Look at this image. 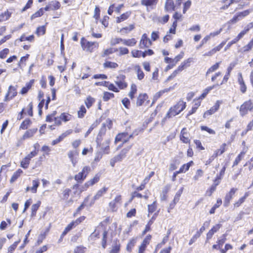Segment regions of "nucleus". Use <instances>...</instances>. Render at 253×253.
Wrapping results in <instances>:
<instances>
[{"label":"nucleus","instance_id":"bb28decb","mask_svg":"<svg viewBox=\"0 0 253 253\" xmlns=\"http://www.w3.org/2000/svg\"><path fill=\"white\" fill-rule=\"evenodd\" d=\"M103 67L105 68L116 69L118 67V64L117 63L108 61L103 63Z\"/></svg>","mask_w":253,"mask_h":253},{"label":"nucleus","instance_id":"e433bc0d","mask_svg":"<svg viewBox=\"0 0 253 253\" xmlns=\"http://www.w3.org/2000/svg\"><path fill=\"white\" fill-rule=\"evenodd\" d=\"M135 69L137 71L138 79L141 80L143 79L144 77V74L141 70L140 67L139 65H136L135 67Z\"/></svg>","mask_w":253,"mask_h":253},{"label":"nucleus","instance_id":"bf43d9fd","mask_svg":"<svg viewBox=\"0 0 253 253\" xmlns=\"http://www.w3.org/2000/svg\"><path fill=\"white\" fill-rule=\"evenodd\" d=\"M191 3L192 2L190 0H188L184 3L183 8V13L184 14L185 13L187 10L189 9V8L190 7L191 5Z\"/></svg>","mask_w":253,"mask_h":253},{"label":"nucleus","instance_id":"79ce46f5","mask_svg":"<svg viewBox=\"0 0 253 253\" xmlns=\"http://www.w3.org/2000/svg\"><path fill=\"white\" fill-rule=\"evenodd\" d=\"M220 63V62H217L211 66L207 71L206 76H208V74L216 71L219 68Z\"/></svg>","mask_w":253,"mask_h":253},{"label":"nucleus","instance_id":"680f3d73","mask_svg":"<svg viewBox=\"0 0 253 253\" xmlns=\"http://www.w3.org/2000/svg\"><path fill=\"white\" fill-rule=\"evenodd\" d=\"M45 28L44 26L39 27L36 30V34L38 35H44L45 34Z\"/></svg>","mask_w":253,"mask_h":253},{"label":"nucleus","instance_id":"7c9ffc66","mask_svg":"<svg viewBox=\"0 0 253 253\" xmlns=\"http://www.w3.org/2000/svg\"><path fill=\"white\" fill-rule=\"evenodd\" d=\"M253 47V39L249 42V43L245 45L241 49L242 52H246L251 50Z\"/></svg>","mask_w":253,"mask_h":253},{"label":"nucleus","instance_id":"dca6fc26","mask_svg":"<svg viewBox=\"0 0 253 253\" xmlns=\"http://www.w3.org/2000/svg\"><path fill=\"white\" fill-rule=\"evenodd\" d=\"M165 9L167 12L175 10V5L172 0H166Z\"/></svg>","mask_w":253,"mask_h":253},{"label":"nucleus","instance_id":"2f4dec72","mask_svg":"<svg viewBox=\"0 0 253 253\" xmlns=\"http://www.w3.org/2000/svg\"><path fill=\"white\" fill-rule=\"evenodd\" d=\"M95 102V99L90 96L86 97L84 100V103L87 108H89Z\"/></svg>","mask_w":253,"mask_h":253},{"label":"nucleus","instance_id":"49530a36","mask_svg":"<svg viewBox=\"0 0 253 253\" xmlns=\"http://www.w3.org/2000/svg\"><path fill=\"white\" fill-rule=\"evenodd\" d=\"M34 35H31L28 37H26L25 34L22 35L20 38V41L21 42H24L25 41H29L30 42H33L34 40Z\"/></svg>","mask_w":253,"mask_h":253},{"label":"nucleus","instance_id":"b1692460","mask_svg":"<svg viewBox=\"0 0 253 253\" xmlns=\"http://www.w3.org/2000/svg\"><path fill=\"white\" fill-rule=\"evenodd\" d=\"M247 148L244 149L239 154L237 157L236 158L234 162L233 167L237 166L238 165L239 162L241 161V160L243 158L244 155H245Z\"/></svg>","mask_w":253,"mask_h":253},{"label":"nucleus","instance_id":"a19ab883","mask_svg":"<svg viewBox=\"0 0 253 253\" xmlns=\"http://www.w3.org/2000/svg\"><path fill=\"white\" fill-rule=\"evenodd\" d=\"M215 85H213L212 86H209L207 88H206L203 91V93L201 94V95L200 97V99H203L208 94V93L212 89L214 88Z\"/></svg>","mask_w":253,"mask_h":253},{"label":"nucleus","instance_id":"c9c22d12","mask_svg":"<svg viewBox=\"0 0 253 253\" xmlns=\"http://www.w3.org/2000/svg\"><path fill=\"white\" fill-rule=\"evenodd\" d=\"M31 121L30 119H26L21 124L20 129H26L30 126L31 124Z\"/></svg>","mask_w":253,"mask_h":253},{"label":"nucleus","instance_id":"c85d7f7f","mask_svg":"<svg viewBox=\"0 0 253 253\" xmlns=\"http://www.w3.org/2000/svg\"><path fill=\"white\" fill-rule=\"evenodd\" d=\"M193 162L190 161V162L183 165L180 168L179 171L181 172H185L187 171L190 167L193 165Z\"/></svg>","mask_w":253,"mask_h":253},{"label":"nucleus","instance_id":"393cba45","mask_svg":"<svg viewBox=\"0 0 253 253\" xmlns=\"http://www.w3.org/2000/svg\"><path fill=\"white\" fill-rule=\"evenodd\" d=\"M130 14L131 12L130 11H127L126 13L122 14L120 16L117 17L116 20L117 23H121L126 20L129 17Z\"/></svg>","mask_w":253,"mask_h":253},{"label":"nucleus","instance_id":"c03bdc74","mask_svg":"<svg viewBox=\"0 0 253 253\" xmlns=\"http://www.w3.org/2000/svg\"><path fill=\"white\" fill-rule=\"evenodd\" d=\"M86 112V110L84 106L82 105L80 107L79 110L78 111V116L79 118H82L84 117Z\"/></svg>","mask_w":253,"mask_h":253},{"label":"nucleus","instance_id":"f8f14e48","mask_svg":"<svg viewBox=\"0 0 253 253\" xmlns=\"http://www.w3.org/2000/svg\"><path fill=\"white\" fill-rule=\"evenodd\" d=\"M221 101L217 100L215 104L209 110L205 112L204 114V118H206L207 116L211 115L216 112L219 108L220 105L221 104Z\"/></svg>","mask_w":253,"mask_h":253},{"label":"nucleus","instance_id":"1a4fd4ad","mask_svg":"<svg viewBox=\"0 0 253 253\" xmlns=\"http://www.w3.org/2000/svg\"><path fill=\"white\" fill-rule=\"evenodd\" d=\"M237 190V188H232L230 191L226 194L224 201V206L227 207L229 206L230 201Z\"/></svg>","mask_w":253,"mask_h":253},{"label":"nucleus","instance_id":"5701e85b","mask_svg":"<svg viewBox=\"0 0 253 253\" xmlns=\"http://www.w3.org/2000/svg\"><path fill=\"white\" fill-rule=\"evenodd\" d=\"M102 229H103L102 227H98L96 228L94 231L89 236L88 238L89 240L94 241L96 239V238H98L99 235Z\"/></svg>","mask_w":253,"mask_h":253},{"label":"nucleus","instance_id":"6ab92c4d","mask_svg":"<svg viewBox=\"0 0 253 253\" xmlns=\"http://www.w3.org/2000/svg\"><path fill=\"white\" fill-rule=\"evenodd\" d=\"M148 99V96L146 93L140 94L137 98L136 105L137 106H141L143 104L145 101Z\"/></svg>","mask_w":253,"mask_h":253},{"label":"nucleus","instance_id":"052dcab7","mask_svg":"<svg viewBox=\"0 0 253 253\" xmlns=\"http://www.w3.org/2000/svg\"><path fill=\"white\" fill-rule=\"evenodd\" d=\"M240 0H230L228 4H226L222 6L220 9L224 10L227 9L232 4L234 3H238Z\"/></svg>","mask_w":253,"mask_h":253},{"label":"nucleus","instance_id":"774afa93","mask_svg":"<svg viewBox=\"0 0 253 253\" xmlns=\"http://www.w3.org/2000/svg\"><path fill=\"white\" fill-rule=\"evenodd\" d=\"M113 53V50L112 48L106 49L104 50L102 56L105 57Z\"/></svg>","mask_w":253,"mask_h":253},{"label":"nucleus","instance_id":"4c0bfd02","mask_svg":"<svg viewBox=\"0 0 253 253\" xmlns=\"http://www.w3.org/2000/svg\"><path fill=\"white\" fill-rule=\"evenodd\" d=\"M23 171L21 169H18L16 171H15L13 175L12 176L10 182H13L15 181L19 176L22 173Z\"/></svg>","mask_w":253,"mask_h":253},{"label":"nucleus","instance_id":"39448f33","mask_svg":"<svg viewBox=\"0 0 253 253\" xmlns=\"http://www.w3.org/2000/svg\"><path fill=\"white\" fill-rule=\"evenodd\" d=\"M122 204V196L118 195L115 199L111 201L109 204V209L112 211H116L119 207Z\"/></svg>","mask_w":253,"mask_h":253},{"label":"nucleus","instance_id":"4be33fe9","mask_svg":"<svg viewBox=\"0 0 253 253\" xmlns=\"http://www.w3.org/2000/svg\"><path fill=\"white\" fill-rule=\"evenodd\" d=\"M107 190L108 188L105 187H104L100 190H98L96 195L93 198V202L101 197L104 194L106 193Z\"/></svg>","mask_w":253,"mask_h":253},{"label":"nucleus","instance_id":"603ef678","mask_svg":"<svg viewBox=\"0 0 253 253\" xmlns=\"http://www.w3.org/2000/svg\"><path fill=\"white\" fill-rule=\"evenodd\" d=\"M114 97V95L113 93L105 92L103 94V99L104 101H107Z\"/></svg>","mask_w":253,"mask_h":253},{"label":"nucleus","instance_id":"412c9836","mask_svg":"<svg viewBox=\"0 0 253 253\" xmlns=\"http://www.w3.org/2000/svg\"><path fill=\"white\" fill-rule=\"evenodd\" d=\"M37 131V128H32L27 130L22 136L23 139L32 137Z\"/></svg>","mask_w":253,"mask_h":253},{"label":"nucleus","instance_id":"de8ad7c7","mask_svg":"<svg viewBox=\"0 0 253 253\" xmlns=\"http://www.w3.org/2000/svg\"><path fill=\"white\" fill-rule=\"evenodd\" d=\"M136 240L134 239H131L127 245L126 250L129 252H131L132 249L134 246Z\"/></svg>","mask_w":253,"mask_h":253},{"label":"nucleus","instance_id":"aec40b11","mask_svg":"<svg viewBox=\"0 0 253 253\" xmlns=\"http://www.w3.org/2000/svg\"><path fill=\"white\" fill-rule=\"evenodd\" d=\"M226 143L222 144L219 149L216 150L213 155L211 156L212 160H213L218 155L222 154L225 151Z\"/></svg>","mask_w":253,"mask_h":253},{"label":"nucleus","instance_id":"338daca9","mask_svg":"<svg viewBox=\"0 0 253 253\" xmlns=\"http://www.w3.org/2000/svg\"><path fill=\"white\" fill-rule=\"evenodd\" d=\"M119 55H123L128 53V49L126 47H121L119 48Z\"/></svg>","mask_w":253,"mask_h":253},{"label":"nucleus","instance_id":"a211bd4d","mask_svg":"<svg viewBox=\"0 0 253 253\" xmlns=\"http://www.w3.org/2000/svg\"><path fill=\"white\" fill-rule=\"evenodd\" d=\"M128 135L127 133L123 132L118 134L115 138V142L122 141L123 143H126L128 141V138H126Z\"/></svg>","mask_w":253,"mask_h":253},{"label":"nucleus","instance_id":"ddd939ff","mask_svg":"<svg viewBox=\"0 0 253 253\" xmlns=\"http://www.w3.org/2000/svg\"><path fill=\"white\" fill-rule=\"evenodd\" d=\"M189 137L190 134L187 132V129L186 128H183L180 133V140L183 143H188L190 141Z\"/></svg>","mask_w":253,"mask_h":253},{"label":"nucleus","instance_id":"58836bf2","mask_svg":"<svg viewBox=\"0 0 253 253\" xmlns=\"http://www.w3.org/2000/svg\"><path fill=\"white\" fill-rule=\"evenodd\" d=\"M73 132V130L72 129H69L62 133L58 138L57 139L60 142L64 138L71 134Z\"/></svg>","mask_w":253,"mask_h":253},{"label":"nucleus","instance_id":"09e8293b","mask_svg":"<svg viewBox=\"0 0 253 253\" xmlns=\"http://www.w3.org/2000/svg\"><path fill=\"white\" fill-rule=\"evenodd\" d=\"M30 160L26 157L21 162L20 166L24 169L28 168Z\"/></svg>","mask_w":253,"mask_h":253},{"label":"nucleus","instance_id":"72a5a7b5","mask_svg":"<svg viewBox=\"0 0 253 253\" xmlns=\"http://www.w3.org/2000/svg\"><path fill=\"white\" fill-rule=\"evenodd\" d=\"M7 93L10 95V98H13L17 94L16 87L12 85L9 86Z\"/></svg>","mask_w":253,"mask_h":253},{"label":"nucleus","instance_id":"6e6552de","mask_svg":"<svg viewBox=\"0 0 253 253\" xmlns=\"http://www.w3.org/2000/svg\"><path fill=\"white\" fill-rule=\"evenodd\" d=\"M152 44L150 40L147 37L146 34H144L141 37L139 42V47L143 49L148 47Z\"/></svg>","mask_w":253,"mask_h":253},{"label":"nucleus","instance_id":"4d7b16f0","mask_svg":"<svg viewBox=\"0 0 253 253\" xmlns=\"http://www.w3.org/2000/svg\"><path fill=\"white\" fill-rule=\"evenodd\" d=\"M106 86L108 87L109 90H112L114 92H118L119 91V89L113 84L108 82L105 83Z\"/></svg>","mask_w":253,"mask_h":253},{"label":"nucleus","instance_id":"423d86ee","mask_svg":"<svg viewBox=\"0 0 253 253\" xmlns=\"http://www.w3.org/2000/svg\"><path fill=\"white\" fill-rule=\"evenodd\" d=\"M90 171V168L89 166L84 167L81 172L75 175V180L78 182L83 181L86 178Z\"/></svg>","mask_w":253,"mask_h":253},{"label":"nucleus","instance_id":"4468645a","mask_svg":"<svg viewBox=\"0 0 253 253\" xmlns=\"http://www.w3.org/2000/svg\"><path fill=\"white\" fill-rule=\"evenodd\" d=\"M78 152L77 150L70 151L68 153V157L70 158L73 165L75 167L78 162L77 156Z\"/></svg>","mask_w":253,"mask_h":253},{"label":"nucleus","instance_id":"c756f323","mask_svg":"<svg viewBox=\"0 0 253 253\" xmlns=\"http://www.w3.org/2000/svg\"><path fill=\"white\" fill-rule=\"evenodd\" d=\"M33 83L34 80H31L29 83H28L26 84V86L22 88L21 90V93L22 94L26 93L28 92V91L31 88Z\"/></svg>","mask_w":253,"mask_h":253},{"label":"nucleus","instance_id":"13d9d810","mask_svg":"<svg viewBox=\"0 0 253 253\" xmlns=\"http://www.w3.org/2000/svg\"><path fill=\"white\" fill-rule=\"evenodd\" d=\"M86 248L83 246H77L74 250V253H84Z\"/></svg>","mask_w":253,"mask_h":253},{"label":"nucleus","instance_id":"20e7f679","mask_svg":"<svg viewBox=\"0 0 253 253\" xmlns=\"http://www.w3.org/2000/svg\"><path fill=\"white\" fill-rule=\"evenodd\" d=\"M253 110V103L251 100L244 102L240 107V113L241 116H244L247 114L249 111Z\"/></svg>","mask_w":253,"mask_h":253},{"label":"nucleus","instance_id":"a878e982","mask_svg":"<svg viewBox=\"0 0 253 253\" xmlns=\"http://www.w3.org/2000/svg\"><path fill=\"white\" fill-rule=\"evenodd\" d=\"M41 202L40 201H38L36 204H34L31 207V216L32 217H34L36 215L37 211L38 210L39 207H40Z\"/></svg>","mask_w":253,"mask_h":253},{"label":"nucleus","instance_id":"3c124183","mask_svg":"<svg viewBox=\"0 0 253 253\" xmlns=\"http://www.w3.org/2000/svg\"><path fill=\"white\" fill-rule=\"evenodd\" d=\"M60 3L58 1H52L50 4V9L51 10H57L60 7Z\"/></svg>","mask_w":253,"mask_h":253},{"label":"nucleus","instance_id":"2eb2a0df","mask_svg":"<svg viewBox=\"0 0 253 253\" xmlns=\"http://www.w3.org/2000/svg\"><path fill=\"white\" fill-rule=\"evenodd\" d=\"M193 62L192 58H189L186 60H185L183 61L181 64L178 67L177 69L178 71L181 72L185 68L189 67L190 66V63Z\"/></svg>","mask_w":253,"mask_h":253},{"label":"nucleus","instance_id":"0e129e2a","mask_svg":"<svg viewBox=\"0 0 253 253\" xmlns=\"http://www.w3.org/2000/svg\"><path fill=\"white\" fill-rule=\"evenodd\" d=\"M169 15H166L162 17L159 18L158 21L160 23H161L162 24H164L166 23L169 21Z\"/></svg>","mask_w":253,"mask_h":253},{"label":"nucleus","instance_id":"cd10ccee","mask_svg":"<svg viewBox=\"0 0 253 253\" xmlns=\"http://www.w3.org/2000/svg\"><path fill=\"white\" fill-rule=\"evenodd\" d=\"M109 143H110V140L109 139H107L105 141V142L102 144V145L101 146V149L106 154L109 153Z\"/></svg>","mask_w":253,"mask_h":253},{"label":"nucleus","instance_id":"5fc2aeb1","mask_svg":"<svg viewBox=\"0 0 253 253\" xmlns=\"http://www.w3.org/2000/svg\"><path fill=\"white\" fill-rule=\"evenodd\" d=\"M183 187H181L176 193L175 197L173 199L174 202L175 203L176 202H177L179 200V197H180L181 195L182 194L183 191Z\"/></svg>","mask_w":253,"mask_h":253},{"label":"nucleus","instance_id":"6e6d98bb","mask_svg":"<svg viewBox=\"0 0 253 253\" xmlns=\"http://www.w3.org/2000/svg\"><path fill=\"white\" fill-rule=\"evenodd\" d=\"M107 232L105 230L103 231V237L102 241V246L103 249L106 248V242H107Z\"/></svg>","mask_w":253,"mask_h":253},{"label":"nucleus","instance_id":"f3484780","mask_svg":"<svg viewBox=\"0 0 253 253\" xmlns=\"http://www.w3.org/2000/svg\"><path fill=\"white\" fill-rule=\"evenodd\" d=\"M221 226V224H219L214 225L207 233V239L209 240L211 239L213 235L220 229Z\"/></svg>","mask_w":253,"mask_h":253},{"label":"nucleus","instance_id":"f704fd0d","mask_svg":"<svg viewBox=\"0 0 253 253\" xmlns=\"http://www.w3.org/2000/svg\"><path fill=\"white\" fill-rule=\"evenodd\" d=\"M235 64L234 63H231L229 65V66L227 68V72L226 73V74L224 76V78H223V82H226L229 78V76L230 74V72L231 71H232V70L233 69V67H234Z\"/></svg>","mask_w":253,"mask_h":253},{"label":"nucleus","instance_id":"ea45409f","mask_svg":"<svg viewBox=\"0 0 253 253\" xmlns=\"http://www.w3.org/2000/svg\"><path fill=\"white\" fill-rule=\"evenodd\" d=\"M33 186L31 187V191L33 193H36L37 191V188L39 186L40 182L38 180H33L32 181Z\"/></svg>","mask_w":253,"mask_h":253},{"label":"nucleus","instance_id":"e2e57ef3","mask_svg":"<svg viewBox=\"0 0 253 253\" xmlns=\"http://www.w3.org/2000/svg\"><path fill=\"white\" fill-rule=\"evenodd\" d=\"M156 201H154L151 205H148V212L149 213H153L155 211L156 209Z\"/></svg>","mask_w":253,"mask_h":253},{"label":"nucleus","instance_id":"69168bd1","mask_svg":"<svg viewBox=\"0 0 253 253\" xmlns=\"http://www.w3.org/2000/svg\"><path fill=\"white\" fill-rule=\"evenodd\" d=\"M203 174V171L201 169H198L196 171L195 175L193 178L195 180H198L202 176Z\"/></svg>","mask_w":253,"mask_h":253},{"label":"nucleus","instance_id":"37998d69","mask_svg":"<svg viewBox=\"0 0 253 253\" xmlns=\"http://www.w3.org/2000/svg\"><path fill=\"white\" fill-rule=\"evenodd\" d=\"M157 0H141V4L146 6H151L156 3Z\"/></svg>","mask_w":253,"mask_h":253},{"label":"nucleus","instance_id":"0eeeda50","mask_svg":"<svg viewBox=\"0 0 253 253\" xmlns=\"http://www.w3.org/2000/svg\"><path fill=\"white\" fill-rule=\"evenodd\" d=\"M85 219L84 216H81L76 219L75 221H73L69 224L65 228L63 231V234H66L69 231L75 227L77 225L81 223Z\"/></svg>","mask_w":253,"mask_h":253},{"label":"nucleus","instance_id":"473e14b6","mask_svg":"<svg viewBox=\"0 0 253 253\" xmlns=\"http://www.w3.org/2000/svg\"><path fill=\"white\" fill-rule=\"evenodd\" d=\"M72 116L68 113H63L59 117V119L65 122L70 121L72 119Z\"/></svg>","mask_w":253,"mask_h":253},{"label":"nucleus","instance_id":"8fccbe9b","mask_svg":"<svg viewBox=\"0 0 253 253\" xmlns=\"http://www.w3.org/2000/svg\"><path fill=\"white\" fill-rule=\"evenodd\" d=\"M10 15L11 13L7 10L0 15V19L2 21L6 20L10 17Z\"/></svg>","mask_w":253,"mask_h":253},{"label":"nucleus","instance_id":"864d4df0","mask_svg":"<svg viewBox=\"0 0 253 253\" xmlns=\"http://www.w3.org/2000/svg\"><path fill=\"white\" fill-rule=\"evenodd\" d=\"M252 9H248L242 12H238L237 14H238V16H239L240 19H242L243 17L248 15L252 11Z\"/></svg>","mask_w":253,"mask_h":253},{"label":"nucleus","instance_id":"a18cd8bd","mask_svg":"<svg viewBox=\"0 0 253 253\" xmlns=\"http://www.w3.org/2000/svg\"><path fill=\"white\" fill-rule=\"evenodd\" d=\"M43 9L42 8H41L31 16V19L33 20L34 18L41 17L43 14Z\"/></svg>","mask_w":253,"mask_h":253},{"label":"nucleus","instance_id":"f03ea898","mask_svg":"<svg viewBox=\"0 0 253 253\" xmlns=\"http://www.w3.org/2000/svg\"><path fill=\"white\" fill-rule=\"evenodd\" d=\"M81 44L84 50L90 53L92 52L94 49H97L99 47V43L97 42H88L84 38H82Z\"/></svg>","mask_w":253,"mask_h":253},{"label":"nucleus","instance_id":"9b49d317","mask_svg":"<svg viewBox=\"0 0 253 253\" xmlns=\"http://www.w3.org/2000/svg\"><path fill=\"white\" fill-rule=\"evenodd\" d=\"M100 175L98 173L96 174L93 178L87 181L84 185L83 189L82 190H86L89 186L93 185L94 184L98 182L100 179Z\"/></svg>","mask_w":253,"mask_h":253},{"label":"nucleus","instance_id":"9d476101","mask_svg":"<svg viewBox=\"0 0 253 253\" xmlns=\"http://www.w3.org/2000/svg\"><path fill=\"white\" fill-rule=\"evenodd\" d=\"M126 77L123 75H120L117 77L115 83L117 84L120 89H124L127 86V84L125 82Z\"/></svg>","mask_w":253,"mask_h":253},{"label":"nucleus","instance_id":"f257e3e1","mask_svg":"<svg viewBox=\"0 0 253 253\" xmlns=\"http://www.w3.org/2000/svg\"><path fill=\"white\" fill-rule=\"evenodd\" d=\"M186 107V102L182 101H179L175 106L169 109L168 113L167 114L166 118H171L178 115Z\"/></svg>","mask_w":253,"mask_h":253},{"label":"nucleus","instance_id":"7ed1b4c3","mask_svg":"<svg viewBox=\"0 0 253 253\" xmlns=\"http://www.w3.org/2000/svg\"><path fill=\"white\" fill-rule=\"evenodd\" d=\"M130 148L131 146H128L127 148L122 149L118 155L110 160V165L112 167H114L116 163L121 162L126 157V154Z\"/></svg>","mask_w":253,"mask_h":253}]
</instances>
